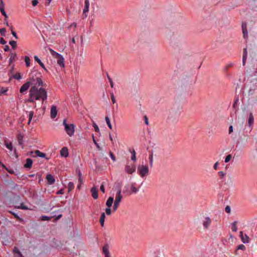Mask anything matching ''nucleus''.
Listing matches in <instances>:
<instances>
[{
    "instance_id": "680f3d73",
    "label": "nucleus",
    "mask_w": 257,
    "mask_h": 257,
    "mask_svg": "<svg viewBox=\"0 0 257 257\" xmlns=\"http://www.w3.org/2000/svg\"><path fill=\"white\" fill-rule=\"evenodd\" d=\"M12 34L13 35V36L14 37H15L16 39H18V36H17V35L16 34V33L15 31H14L13 30H12Z\"/></svg>"
},
{
    "instance_id": "f03ea898",
    "label": "nucleus",
    "mask_w": 257,
    "mask_h": 257,
    "mask_svg": "<svg viewBox=\"0 0 257 257\" xmlns=\"http://www.w3.org/2000/svg\"><path fill=\"white\" fill-rule=\"evenodd\" d=\"M63 124L64 126V128L67 134L70 137L73 136L74 133L75 125L73 124H68L66 119L63 120Z\"/></svg>"
},
{
    "instance_id": "6ab92c4d",
    "label": "nucleus",
    "mask_w": 257,
    "mask_h": 257,
    "mask_svg": "<svg viewBox=\"0 0 257 257\" xmlns=\"http://www.w3.org/2000/svg\"><path fill=\"white\" fill-rule=\"evenodd\" d=\"M91 192L92 193V196L94 199H96L98 198V191L95 188L93 187L91 189Z\"/></svg>"
},
{
    "instance_id": "b1692460",
    "label": "nucleus",
    "mask_w": 257,
    "mask_h": 257,
    "mask_svg": "<svg viewBox=\"0 0 257 257\" xmlns=\"http://www.w3.org/2000/svg\"><path fill=\"white\" fill-rule=\"evenodd\" d=\"M135 183H133L131 185V193H134V194H136L137 193L138 191H139V189L138 188H137L135 186Z\"/></svg>"
},
{
    "instance_id": "2f4dec72",
    "label": "nucleus",
    "mask_w": 257,
    "mask_h": 257,
    "mask_svg": "<svg viewBox=\"0 0 257 257\" xmlns=\"http://www.w3.org/2000/svg\"><path fill=\"white\" fill-rule=\"evenodd\" d=\"M5 146L7 148H8L9 150L12 151V149H13V146H12V143L10 142V143H8L7 141H5Z\"/></svg>"
},
{
    "instance_id": "052dcab7",
    "label": "nucleus",
    "mask_w": 257,
    "mask_h": 257,
    "mask_svg": "<svg viewBox=\"0 0 257 257\" xmlns=\"http://www.w3.org/2000/svg\"><path fill=\"white\" fill-rule=\"evenodd\" d=\"M232 132H233V126L232 125H230L229 127L228 133H229V134H230Z\"/></svg>"
},
{
    "instance_id": "37998d69",
    "label": "nucleus",
    "mask_w": 257,
    "mask_h": 257,
    "mask_svg": "<svg viewBox=\"0 0 257 257\" xmlns=\"http://www.w3.org/2000/svg\"><path fill=\"white\" fill-rule=\"evenodd\" d=\"M111 210L110 207L105 209V213L107 215H110L111 213Z\"/></svg>"
},
{
    "instance_id": "de8ad7c7",
    "label": "nucleus",
    "mask_w": 257,
    "mask_h": 257,
    "mask_svg": "<svg viewBox=\"0 0 257 257\" xmlns=\"http://www.w3.org/2000/svg\"><path fill=\"white\" fill-rule=\"evenodd\" d=\"M108 79L109 80V82L110 83V85L111 88L113 87V83L112 82V79L109 77L108 75H107Z\"/></svg>"
},
{
    "instance_id": "a19ab883",
    "label": "nucleus",
    "mask_w": 257,
    "mask_h": 257,
    "mask_svg": "<svg viewBox=\"0 0 257 257\" xmlns=\"http://www.w3.org/2000/svg\"><path fill=\"white\" fill-rule=\"evenodd\" d=\"M232 230L234 232H236L237 231V227H236V222H234L232 223Z\"/></svg>"
},
{
    "instance_id": "f257e3e1",
    "label": "nucleus",
    "mask_w": 257,
    "mask_h": 257,
    "mask_svg": "<svg viewBox=\"0 0 257 257\" xmlns=\"http://www.w3.org/2000/svg\"><path fill=\"white\" fill-rule=\"evenodd\" d=\"M29 95V101L31 102H34L36 100H42L43 102L47 98L45 89L42 87L38 89L36 86H33L30 88Z\"/></svg>"
},
{
    "instance_id": "603ef678",
    "label": "nucleus",
    "mask_w": 257,
    "mask_h": 257,
    "mask_svg": "<svg viewBox=\"0 0 257 257\" xmlns=\"http://www.w3.org/2000/svg\"><path fill=\"white\" fill-rule=\"evenodd\" d=\"M17 208L19 209H28V208L26 206H24L23 203H22L21 204V206L17 207Z\"/></svg>"
},
{
    "instance_id": "69168bd1",
    "label": "nucleus",
    "mask_w": 257,
    "mask_h": 257,
    "mask_svg": "<svg viewBox=\"0 0 257 257\" xmlns=\"http://www.w3.org/2000/svg\"><path fill=\"white\" fill-rule=\"evenodd\" d=\"M4 49L5 50V51H9V50H10L9 46L8 45H6L4 47Z\"/></svg>"
},
{
    "instance_id": "e2e57ef3",
    "label": "nucleus",
    "mask_w": 257,
    "mask_h": 257,
    "mask_svg": "<svg viewBox=\"0 0 257 257\" xmlns=\"http://www.w3.org/2000/svg\"><path fill=\"white\" fill-rule=\"evenodd\" d=\"M64 194V190L63 189H60L57 192V194Z\"/></svg>"
},
{
    "instance_id": "4d7b16f0",
    "label": "nucleus",
    "mask_w": 257,
    "mask_h": 257,
    "mask_svg": "<svg viewBox=\"0 0 257 257\" xmlns=\"http://www.w3.org/2000/svg\"><path fill=\"white\" fill-rule=\"evenodd\" d=\"M38 4V0H33L32 2V4L33 6H36Z\"/></svg>"
},
{
    "instance_id": "e433bc0d",
    "label": "nucleus",
    "mask_w": 257,
    "mask_h": 257,
    "mask_svg": "<svg viewBox=\"0 0 257 257\" xmlns=\"http://www.w3.org/2000/svg\"><path fill=\"white\" fill-rule=\"evenodd\" d=\"M9 43L14 49H16V48H17V42L16 41L12 40V41H11Z\"/></svg>"
},
{
    "instance_id": "473e14b6",
    "label": "nucleus",
    "mask_w": 257,
    "mask_h": 257,
    "mask_svg": "<svg viewBox=\"0 0 257 257\" xmlns=\"http://www.w3.org/2000/svg\"><path fill=\"white\" fill-rule=\"evenodd\" d=\"M28 116H29V121H28V124H30V122L32 120V119L33 117V115H34V111H29L28 112Z\"/></svg>"
},
{
    "instance_id": "9d476101",
    "label": "nucleus",
    "mask_w": 257,
    "mask_h": 257,
    "mask_svg": "<svg viewBox=\"0 0 257 257\" xmlns=\"http://www.w3.org/2000/svg\"><path fill=\"white\" fill-rule=\"evenodd\" d=\"M31 82L30 81H28L23 84L20 88V92L22 93L25 92L30 86V85L31 84Z\"/></svg>"
},
{
    "instance_id": "39448f33",
    "label": "nucleus",
    "mask_w": 257,
    "mask_h": 257,
    "mask_svg": "<svg viewBox=\"0 0 257 257\" xmlns=\"http://www.w3.org/2000/svg\"><path fill=\"white\" fill-rule=\"evenodd\" d=\"M180 115V113L176 111L175 109L172 108L169 111L168 117L172 121L177 119Z\"/></svg>"
},
{
    "instance_id": "7c9ffc66",
    "label": "nucleus",
    "mask_w": 257,
    "mask_h": 257,
    "mask_svg": "<svg viewBox=\"0 0 257 257\" xmlns=\"http://www.w3.org/2000/svg\"><path fill=\"white\" fill-rule=\"evenodd\" d=\"M225 184L228 185H232L233 184V179L231 176H228V180L227 182L225 183Z\"/></svg>"
},
{
    "instance_id": "8fccbe9b",
    "label": "nucleus",
    "mask_w": 257,
    "mask_h": 257,
    "mask_svg": "<svg viewBox=\"0 0 257 257\" xmlns=\"http://www.w3.org/2000/svg\"><path fill=\"white\" fill-rule=\"evenodd\" d=\"M218 175L221 178H222L225 175V173L223 171H219L218 172Z\"/></svg>"
},
{
    "instance_id": "423d86ee",
    "label": "nucleus",
    "mask_w": 257,
    "mask_h": 257,
    "mask_svg": "<svg viewBox=\"0 0 257 257\" xmlns=\"http://www.w3.org/2000/svg\"><path fill=\"white\" fill-rule=\"evenodd\" d=\"M125 171L129 174H132L136 171V167L134 163H127L125 166Z\"/></svg>"
},
{
    "instance_id": "f704fd0d",
    "label": "nucleus",
    "mask_w": 257,
    "mask_h": 257,
    "mask_svg": "<svg viewBox=\"0 0 257 257\" xmlns=\"http://www.w3.org/2000/svg\"><path fill=\"white\" fill-rule=\"evenodd\" d=\"M25 61L26 62V65L27 67H29L30 65V59L27 56L25 57Z\"/></svg>"
},
{
    "instance_id": "ddd939ff",
    "label": "nucleus",
    "mask_w": 257,
    "mask_h": 257,
    "mask_svg": "<svg viewBox=\"0 0 257 257\" xmlns=\"http://www.w3.org/2000/svg\"><path fill=\"white\" fill-rule=\"evenodd\" d=\"M121 191L120 189H119L117 191L115 198V200L114 201V202L120 203L121 199L122 198V196L121 194Z\"/></svg>"
},
{
    "instance_id": "f3484780",
    "label": "nucleus",
    "mask_w": 257,
    "mask_h": 257,
    "mask_svg": "<svg viewBox=\"0 0 257 257\" xmlns=\"http://www.w3.org/2000/svg\"><path fill=\"white\" fill-rule=\"evenodd\" d=\"M57 62L59 65L60 66H62L63 67H64V58L62 57V55H60L59 57H58L57 58Z\"/></svg>"
},
{
    "instance_id": "58836bf2",
    "label": "nucleus",
    "mask_w": 257,
    "mask_h": 257,
    "mask_svg": "<svg viewBox=\"0 0 257 257\" xmlns=\"http://www.w3.org/2000/svg\"><path fill=\"white\" fill-rule=\"evenodd\" d=\"M9 213H11V214H12L13 215H14V216L18 219V220L21 221L22 220V219L21 218H20L17 214H16L13 211H9Z\"/></svg>"
},
{
    "instance_id": "2eb2a0df",
    "label": "nucleus",
    "mask_w": 257,
    "mask_h": 257,
    "mask_svg": "<svg viewBox=\"0 0 257 257\" xmlns=\"http://www.w3.org/2000/svg\"><path fill=\"white\" fill-rule=\"evenodd\" d=\"M51 117L52 118H54L56 117L57 114V110L56 107L54 105L52 106L51 108Z\"/></svg>"
},
{
    "instance_id": "49530a36",
    "label": "nucleus",
    "mask_w": 257,
    "mask_h": 257,
    "mask_svg": "<svg viewBox=\"0 0 257 257\" xmlns=\"http://www.w3.org/2000/svg\"><path fill=\"white\" fill-rule=\"evenodd\" d=\"M111 99L113 104L116 103V99H115L114 95L113 93L111 94Z\"/></svg>"
},
{
    "instance_id": "dca6fc26",
    "label": "nucleus",
    "mask_w": 257,
    "mask_h": 257,
    "mask_svg": "<svg viewBox=\"0 0 257 257\" xmlns=\"http://www.w3.org/2000/svg\"><path fill=\"white\" fill-rule=\"evenodd\" d=\"M46 179L49 184L52 185L55 183V179L51 174H48L46 176Z\"/></svg>"
},
{
    "instance_id": "9b49d317",
    "label": "nucleus",
    "mask_w": 257,
    "mask_h": 257,
    "mask_svg": "<svg viewBox=\"0 0 257 257\" xmlns=\"http://www.w3.org/2000/svg\"><path fill=\"white\" fill-rule=\"evenodd\" d=\"M102 253L104 254L105 257H110V253L109 251V245L105 244L102 247Z\"/></svg>"
},
{
    "instance_id": "0eeeda50",
    "label": "nucleus",
    "mask_w": 257,
    "mask_h": 257,
    "mask_svg": "<svg viewBox=\"0 0 257 257\" xmlns=\"http://www.w3.org/2000/svg\"><path fill=\"white\" fill-rule=\"evenodd\" d=\"M212 222L211 219L208 217H205L202 221V225L204 229H208Z\"/></svg>"
},
{
    "instance_id": "a211bd4d",
    "label": "nucleus",
    "mask_w": 257,
    "mask_h": 257,
    "mask_svg": "<svg viewBox=\"0 0 257 257\" xmlns=\"http://www.w3.org/2000/svg\"><path fill=\"white\" fill-rule=\"evenodd\" d=\"M33 164V160L30 158L26 159V163L24 165L26 168L30 169L32 167Z\"/></svg>"
},
{
    "instance_id": "13d9d810",
    "label": "nucleus",
    "mask_w": 257,
    "mask_h": 257,
    "mask_svg": "<svg viewBox=\"0 0 257 257\" xmlns=\"http://www.w3.org/2000/svg\"><path fill=\"white\" fill-rule=\"evenodd\" d=\"M0 43L2 44L5 45L6 44V41L4 40L3 38H1L0 39Z\"/></svg>"
},
{
    "instance_id": "c85d7f7f",
    "label": "nucleus",
    "mask_w": 257,
    "mask_h": 257,
    "mask_svg": "<svg viewBox=\"0 0 257 257\" xmlns=\"http://www.w3.org/2000/svg\"><path fill=\"white\" fill-rule=\"evenodd\" d=\"M253 121H254V118H253V115L252 113H250L249 118H248V122L249 125H251L252 124H253Z\"/></svg>"
},
{
    "instance_id": "393cba45",
    "label": "nucleus",
    "mask_w": 257,
    "mask_h": 257,
    "mask_svg": "<svg viewBox=\"0 0 257 257\" xmlns=\"http://www.w3.org/2000/svg\"><path fill=\"white\" fill-rule=\"evenodd\" d=\"M49 51H50L51 55L55 58H57L58 57H59V56L60 55V54H59L57 52H55V51L52 50L51 48H49Z\"/></svg>"
},
{
    "instance_id": "aec40b11",
    "label": "nucleus",
    "mask_w": 257,
    "mask_h": 257,
    "mask_svg": "<svg viewBox=\"0 0 257 257\" xmlns=\"http://www.w3.org/2000/svg\"><path fill=\"white\" fill-rule=\"evenodd\" d=\"M247 58V49L244 48L243 50V56H242V64L244 65Z\"/></svg>"
},
{
    "instance_id": "bf43d9fd",
    "label": "nucleus",
    "mask_w": 257,
    "mask_h": 257,
    "mask_svg": "<svg viewBox=\"0 0 257 257\" xmlns=\"http://www.w3.org/2000/svg\"><path fill=\"white\" fill-rule=\"evenodd\" d=\"M100 189L101 191H102L103 193H105V188H104L103 184H101V185L100 186Z\"/></svg>"
},
{
    "instance_id": "09e8293b",
    "label": "nucleus",
    "mask_w": 257,
    "mask_h": 257,
    "mask_svg": "<svg viewBox=\"0 0 257 257\" xmlns=\"http://www.w3.org/2000/svg\"><path fill=\"white\" fill-rule=\"evenodd\" d=\"M94 128V130L95 132H99V128L98 127V126L96 125V123H93V125Z\"/></svg>"
},
{
    "instance_id": "a18cd8bd",
    "label": "nucleus",
    "mask_w": 257,
    "mask_h": 257,
    "mask_svg": "<svg viewBox=\"0 0 257 257\" xmlns=\"http://www.w3.org/2000/svg\"><path fill=\"white\" fill-rule=\"evenodd\" d=\"M6 29L5 28L0 29V33L2 36H5Z\"/></svg>"
},
{
    "instance_id": "412c9836",
    "label": "nucleus",
    "mask_w": 257,
    "mask_h": 257,
    "mask_svg": "<svg viewBox=\"0 0 257 257\" xmlns=\"http://www.w3.org/2000/svg\"><path fill=\"white\" fill-rule=\"evenodd\" d=\"M114 201V199L113 197H109L106 202V205L108 207H110Z\"/></svg>"
},
{
    "instance_id": "c756f323",
    "label": "nucleus",
    "mask_w": 257,
    "mask_h": 257,
    "mask_svg": "<svg viewBox=\"0 0 257 257\" xmlns=\"http://www.w3.org/2000/svg\"><path fill=\"white\" fill-rule=\"evenodd\" d=\"M105 119L106 122L108 127L110 129H112V125L110 123V120L109 117L107 116H105Z\"/></svg>"
},
{
    "instance_id": "a878e982",
    "label": "nucleus",
    "mask_w": 257,
    "mask_h": 257,
    "mask_svg": "<svg viewBox=\"0 0 257 257\" xmlns=\"http://www.w3.org/2000/svg\"><path fill=\"white\" fill-rule=\"evenodd\" d=\"M0 11L3 15L5 17V19L6 20L8 17L6 12L5 11V6H0Z\"/></svg>"
},
{
    "instance_id": "5fc2aeb1",
    "label": "nucleus",
    "mask_w": 257,
    "mask_h": 257,
    "mask_svg": "<svg viewBox=\"0 0 257 257\" xmlns=\"http://www.w3.org/2000/svg\"><path fill=\"white\" fill-rule=\"evenodd\" d=\"M109 155L111 157V159L113 161H115V157L114 155L113 154V153L111 152H109Z\"/></svg>"
},
{
    "instance_id": "774afa93",
    "label": "nucleus",
    "mask_w": 257,
    "mask_h": 257,
    "mask_svg": "<svg viewBox=\"0 0 257 257\" xmlns=\"http://www.w3.org/2000/svg\"><path fill=\"white\" fill-rule=\"evenodd\" d=\"M97 150L98 151H102V149L99 146V145H98V144L97 143V144L95 145Z\"/></svg>"
},
{
    "instance_id": "c9c22d12",
    "label": "nucleus",
    "mask_w": 257,
    "mask_h": 257,
    "mask_svg": "<svg viewBox=\"0 0 257 257\" xmlns=\"http://www.w3.org/2000/svg\"><path fill=\"white\" fill-rule=\"evenodd\" d=\"M120 203H117L114 202V204L112 208V211L115 212L119 207Z\"/></svg>"
},
{
    "instance_id": "6e6d98bb",
    "label": "nucleus",
    "mask_w": 257,
    "mask_h": 257,
    "mask_svg": "<svg viewBox=\"0 0 257 257\" xmlns=\"http://www.w3.org/2000/svg\"><path fill=\"white\" fill-rule=\"evenodd\" d=\"M225 211L227 213H230V208L229 206H226L225 208Z\"/></svg>"
},
{
    "instance_id": "6e6552de",
    "label": "nucleus",
    "mask_w": 257,
    "mask_h": 257,
    "mask_svg": "<svg viewBox=\"0 0 257 257\" xmlns=\"http://www.w3.org/2000/svg\"><path fill=\"white\" fill-rule=\"evenodd\" d=\"M30 154L32 157H39L41 158H46V154L40 152L39 150H36L34 152H31Z\"/></svg>"
},
{
    "instance_id": "5701e85b",
    "label": "nucleus",
    "mask_w": 257,
    "mask_h": 257,
    "mask_svg": "<svg viewBox=\"0 0 257 257\" xmlns=\"http://www.w3.org/2000/svg\"><path fill=\"white\" fill-rule=\"evenodd\" d=\"M105 218V213L104 212H103L101 214L100 220H99L100 223V225L101 226H104Z\"/></svg>"
},
{
    "instance_id": "cd10ccee",
    "label": "nucleus",
    "mask_w": 257,
    "mask_h": 257,
    "mask_svg": "<svg viewBox=\"0 0 257 257\" xmlns=\"http://www.w3.org/2000/svg\"><path fill=\"white\" fill-rule=\"evenodd\" d=\"M34 59L42 67V68H45V66H44V64L41 62V61L40 60V59L37 56H34Z\"/></svg>"
},
{
    "instance_id": "864d4df0",
    "label": "nucleus",
    "mask_w": 257,
    "mask_h": 257,
    "mask_svg": "<svg viewBox=\"0 0 257 257\" xmlns=\"http://www.w3.org/2000/svg\"><path fill=\"white\" fill-rule=\"evenodd\" d=\"M14 252L15 253H17V254H19V255H22L21 252L20 251V250L17 248L15 247L14 249Z\"/></svg>"
},
{
    "instance_id": "bb28decb",
    "label": "nucleus",
    "mask_w": 257,
    "mask_h": 257,
    "mask_svg": "<svg viewBox=\"0 0 257 257\" xmlns=\"http://www.w3.org/2000/svg\"><path fill=\"white\" fill-rule=\"evenodd\" d=\"M17 139H18L19 144L20 145H22L23 143V135H21V134H19L18 135Z\"/></svg>"
},
{
    "instance_id": "7ed1b4c3",
    "label": "nucleus",
    "mask_w": 257,
    "mask_h": 257,
    "mask_svg": "<svg viewBox=\"0 0 257 257\" xmlns=\"http://www.w3.org/2000/svg\"><path fill=\"white\" fill-rule=\"evenodd\" d=\"M90 7V0H84L81 19H85L88 16Z\"/></svg>"
},
{
    "instance_id": "1a4fd4ad",
    "label": "nucleus",
    "mask_w": 257,
    "mask_h": 257,
    "mask_svg": "<svg viewBox=\"0 0 257 257\" xmlns=\"http://www.w3.org/2000/svg\"><path fill=\"white\" fill-rule=\"evenodd\" d=\"M31 82V84H33L34 86H36V87L38 86H41L43 84V81H42V80L37 77L36 78V80L34 79V78H32L31 81H30Z\"/></svg>"
},
{
    "instance_id": "ea45409f",
    "label": "nucleus",
    "mask_w": 257,
    "mask_h": 257,
    "mask_svg": "<svg viewBox=\"0 0 257 257\" xmlns=\"http://www.w3.org/2000/svg\"><path fill=\"white\" fill-rule=\"evenodd\" d=\"M231 158H232V156L230 154L228 155L227 156H226V157L225 158L224 162L225 163H228V162L230 161Z\"/></svg>"
},
{
    "instance_id": "3c124183",
    "label": "nucleus",
    "mask_w": 257,
    "mask_h": 257,
    "mask_svg": "<svg viewBox=\"0 0 257 257\" xmlns=\"http://www.w3.org/2000/svg\"><path fill=\"white\" fill-rule=\"evenodd\" d=\"M51 217H48L47 216H43L42 217V220L43 221L49 220Z\"/></svg>"
},
{
    "instance_id": "72a5a7b5",
    "label": "nucleus",
    "mask_w": 257,
    "mask_h": 257,
    "mask_svg": "<svg viewBox=\"0 0 257 257\" xmlns=\"http://www.w3.org/2000/svg\"><path fill=\"white\" fill-rule=\"evenodd\" d=\"M149 161H150V165L152 167L153 166V153H151L149 155Z\"/></svg>"
},
{
    "instance_id": "f8f14e48",
    "label": "nucleus",
    "mask_w": 257,
    "mask_h": 257,
    "mask_svg": "<svg viewBox=\"0 0 257 257\" xmlns=\"http://www.w3.org/2000/svg\"><path fill=\"white\" fill-rule=\"evenodd\" d=\"M239 236L241 238V241L243 243H246L249 242V237L246 234L243 235L242 231H240Z\"/></svg>"
},
{
    "instance_id": "20e7f679",
    "label": "nucleus",
    "mask_w": 257,
    "mask_h": 257,
    "mask_svg": "<svg viewBox=\"0 0 257 257\" xmlns=\"http://www.w3.org/2000/svg\"><path fill=\"white\" fill-rule=\"evenodd\" d=\"M138 173L141 177H144L149 173V167L147 165H140L138 167Z\"/></svg>"
},
{
    "instance_id": "338daca9",
    "label": "nucleus",
    "mask_w": 257,
    "mask_h": 257,
    "mask_svg": "<svg viewBox=\"0 0 257 257\" xmlns=\"http://www.w3.org/2000/svg\"><path fill=\"white\" fill-rule=\"evenodd\" d=\"M131 159L132 160H133L134 161H136V155L135 154H133L132 155V157H131Z\"/></svg>"
},
{
    "instance_id": "79ce46f5",
    "label": "nucleus",
    "mask_w": 257,
    "mask_h": 257,
    "mask_svg": "<svg viewBox=\"0 0 257 257\" xmlns=\"http://www.w3.org/2000/svg\"><path fill=\"white\" fill-rule=\"evenodd\" d=\"M16 56V54H11V57L9 59L10 63H11L12 62H13Z\"/></svg>"
},
{
    "instance_id": "c03bdc74",
    "label": "nucleus",
    "mask_w": 257,
    "mask_h": 257,
    "mask_svg": "<svg viewBox=\"0 0 257 257\" xmlns=\"http://www.w3.org/2000/svg\"><path fill=\"white\" fill-rule=\"evenodd\" d=\"M246 248L245 246L243 244H240L237 246V249L245 250Z\"/></svg>"
},
{
    "instance_id": "4c0bfd02",
    "label": "nucleus",
    "mask_w": 257,
    "mask_h": 257,
    "mask_svg": "<svg viewBox=\"0 0 257 257\" xmlns=\"http://www.w3.org/2000/svg\"><path fill=\"white\" fill-rule=\"evenodd\" d=\"M13 77H14V78H15L16 79H17V80H19V79H21L22 78L21 75L19 72L16 73V74H15L13 75Z\"/></svg>"
},
{
    "instance_id": "0e129e2a",
    "label": "nucleus",
    "mask_w": 257,
    "mask_h": 257,
    "mask_svg": "<svg viewBox=\"0 0 257 257\" xmlns=\"http://www.w3.org/2000/svg\"><path fill=\"white\" fill-rule=\"evenodd\" d=\"M218 162H216L214 164V166H213V168L214 170H217V168H218Z\"/></svg>"
},
{
    "instance_id": "4468645a",
    "label": "nucleus",
    "mask_w": 257,
    "mask_h": 257,
    "mask_svg": "<svg viewBox=\"0 0 257 257\" xmlns=\"http://www.w3.org/2000/svg\"><path fill=\"white\" fill-rule=\"evenodd\" d=\"M241 27L242 30L243 37L244 39H246L247 38V30L246 24L245 23H243L242 24Z\"/></svg>"
},
{
    "instance_id": "4be33fe9",
    "label": "nucleus",
    "mask_w": 257,
    "mask_h": 257,
    "mask_svg": "<svg viewBox=\"0 0 257 257\" xmlns=\"http://www.w3.org/2000/svg\"><path fill=\"white\" fill-rule=\"evenodd\" d=\"M60 154L63 157H67L68 156V149L66 147L63 148L61 151H60Z\"/></svg>"
}]
</instances>
